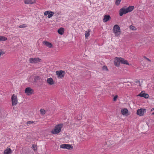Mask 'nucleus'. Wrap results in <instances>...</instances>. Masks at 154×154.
Wrapping results in <instances>:
<instances>
[{"label":"nucleus","instance_id":"obj_1","mask_svg":"<svg viewBox=\"0 0 154 154\" xmlns=\"http://www.w3.org/2000/svg\"><path fill=\"white\" fill-rule=\"evenodd\" d=\"M63 126V124H58L55 127L54 129L51 131V133L54 134H57L59 133L60 132L61 128Z\"/></svg>","mask_w":154,"mask_h":154},{"label":"nucleus","instance_id":"obj_2","mask_svg":"<svg viewBox=\"0 0 154 154\" xmlns=\"http://www.w3.org/2000/svg\"><path fill=\"white\" fill-rule=\"evenodd\" d=\"M113 31L114 33H115V35L116 36H118V35L120 34V29L119 26L117 25H115L113 29Z\"/></svg>","mask_w":154,"mask_h":154},{"label":"nucleus","instance_id":"obj_3","mask_svg":"<svg viewBox=\"0 0 154 154\" xmlns=\"http://www.w3.org/2000/svg\"><path fill=\"white\" fill-rule=\"evenodd\" d=\"M60 147L62 149H73V146L70 144H64L60 145Z\"/></svg>","mask_w":154,"mask_h":154},{"label":"nucleus","instance_id":"obj_4","mask_svg":"<svg viewBox=\"0 0 154 154\" xmlns=\"http://www.w3.org/2000/svg\"><path fill=\"white\" fill-rule=\"evenodd\" d=\"M56 73L58 78H62L65 75V72L64 71L61 70L56 71Z\"/></svg>","mask_w":154,"mask_h":154},{"label":"nucleus","instance_id":"obj_5","mask_svg":"<svg viewBox=\"0 0 154 154\" xmlns=\"http://www.w3.org/2000/svg\"><path fill=\"white\" fill-rule=\"evenodd\" d=\"M41 60V59L38 57L36 58H30L29 59V60L30 63H34L40 62Z\"/></svg>","mask_w":154,"mask_h":154},{"label":"nucleus","instance_id":"obj_6","mask_svg":"<svg viewBox=\"0 0 154 154\" xmlns=\"http://www.w3.org/2000/svg\"><path fill=\"white\" fill-rule=\"evenodd\" d=\"M11 99L12 105L13 106L16 105L17 103V96L14 94L12 95Z\"/></svg>","mask_w":154,"mask_h":154},{"label":"nucleus","instance_id":"obj_7","mask_svg":"<svg viewBox=\"0 0 154 154\" xmlns=\"http://www.w3.org/2000/svg\"><path fill=\"white\" fill-rule=\"evenodd\" d=\"M146 109H142L141 108L140 109H139L137 110V115H139L140 116H143L144 113L146 112Z\"/></svg>","mask_w":154,"mask_h":154},{"label":"nucleus","instance_id":"obj_8","mask_svg":"<svg viewBox=\"0 0 154 154\" xmlns=\"http://www.w3.org/2000/svg\"><path fill=\"white\" fill-rule=\"evenodd\" d=\"M33 92V90L31 88L28 87L26 88L25 90V92L27 93L28 95H29L32 94Z\"/></svg>","mask_w":154,"mask_h":154},{"label":"nucleus","instance_id":"obj_9","mask_svg":"<svg viewBox=\"0 0 154 154\" xmlns=\"http://www.w3.org/2000/svg\"><path fill=\"white\" fill-rule=\"evenodd\" d=\"M128 13L127 8L124 9L122 8L119 11V15L120 16H122L124 14H125Z\"/></svg>","mask_w":154,"mask_h":154},{"label":"nucleus","instance_id":"obj_10","mask_svg":"<svg viewBox=\"0 0 154 154\" xmlns=\"http://www.w3.org/2000/svg\"><path fill=\"white\" fill-rule=\"evenodd\" d=\"M137 96L143 97L146 98H148L149 97V95L148 94L145 93L143 92V91H142Z\"/></svg>","mask_w":154,"mask_h":154},{"label":"nucleus","instance_id":"obj_11","mask_svg":"<svg viewBox=\"0 0 154 154\" xmlns=\"http://www.w3.org/2000/svg\"><path fill=\"white\" fill-rule=\"evenodd\" d=\"M119 60L120 63L122 64H124L127 65H129V63L128 61L122 57H119Z\"/></svg>","mask_w":154,"mask_h":154},{"label":"nucleus","instance_id":"obj_12","mask_svg":"<svg viewBox=\"0 0 154 154\" xmlns=\"http://www.w3.org/2000/svg\"><path fill=\"white\" fill-rule=\"evenodd\" d=\"M43 42L44 45L50 48H52L53 47L52 44L51 43L46 41H43Z\"/></svg>","mask_w":154,"mask_h":154},{"label":"nucleus","instance_id":"obj_13","mask_svg":"<svg viewBox=\"0 0 154 154\" xmlns=\"http://www.w3.org/2000/svg\"><path fill=\"white\" fill-rule=\"evenodd\" d=\"M120 62L119 58L116 57L114 61V64L116 66L118 67L120 65Z\"/></svg>","mask_w":154,"mask_h":154},{"label":"nucleus","instance_id":"obj_14","mask_svg":"<svg viewBox=\"0 0 154 154\" xmlns=\"http://www.w3.org/2000/svg\"><path fill=\"white\" fill-rule=\"evenodd\" d=\"M111 18L109 15H105L104 16L103 19V21L104 22H106L108 21Z\"/></svg>","mask_w":154,"mask_h":154},{"label":"nucleus","instance_id":"obj_15","mask_svg":"<svg viewBox=\"0 0 154 154\" xmlns=\"http://www.w3.org/2000/svg\"><path fill=\"white\" fill-rule=\"evenodd\" d=\"M35 0H25L24 3L26 4H32L35 2Z\"/></svg>","mask_w":154,"mask_h":154},{"label":"nucleus","instance_id":"obj_16","mask_svg":"<svg viewBox=\"0 0 154 154\" xmlns=\"http://www.w3.org/2000/svg\"><path fill=\"white\" fill-rule=\"evenodd\" d=\"M47 82L50 85H51L54 84L53 79L51 78H50L47 79Z\"/></svg>","mask_w":154,"mask_h":154},{"label":"nucleus","instance_id":"obj_17","mask_svg":"<svg viewBox=\"0 0 154 154\" xmlns=\"http://www.w3.org/2000/svg\"><path fill=\"white\" fill-rule=\"evenodd\" d=\"M64 29L63 28H61L58 30V33L60 35H62L64 33Z\"/></svg>","mask_w":154,"mask_h":154},{"label":"nucleus","instance_id":"obj_18","mask_svg":"<svg viewBox=\"0 0 154 154\" xmlns=\"http://www.w3.org/2000/svg\"><path fill=\"white\" fill-rule=\"evenodd\" d=\"M121 112L123 115H125L128 112V110L126 108H124V109L121 110Z\"/></svg>","mask_w":154,"mask_h":154},{"label":"nucleus","instance_id":"obj_19","mask_svg":"<svg viewBox=\"0 0 154 154\" xmlns=\"http://www.w3.org/2000/svg\"><path fill=\"white\" fill-rule=\"evenodd\" d=\"M134 8V6H129L127 8L128 12L132 11L133 10Z\"/></svg>","mask_w":154,"mask_h":154},{"label":"nucleus","instance_id":"obj_20","mask_svg":"<svg viewBox=\"0 0 154 154\" xmlns=\"http://www.w3.org/2000/svg\"><path fill=\"white\" fill-rule=\"evenodd\" d=\"M11 152V150L10 149H7L4 151V154H10Z\"/></svg>","mask_w":154,"mask_h":154},{"label":"nucleus","instance_id":"obj_21","mask_svg":"<svg viewBox=\"0 0 154 154\" xmlns=\"http://www.w3.org/2000/svg\"><path fill=\"white\" fill-rule=\"evenodd\" d=\"M7 38L4 36H0V42L6 41Z\"/></svg>","mask_w":154,"mask_h":154},{"label":"nucleus","instance_id":"obj_22","mask_svg":"<svg viewBox=\"0 0 154 154\" xmlns=\"http://www.w3.org/2000/svg\"><path fill=\"white\" fill-rule=\"evenodd\" d=\"M54 14V13L52 11H50L48 15V18H50L52 17Z\"/></svg>","mask_w":154,"mask_h":154},{"label":"nucleus","instance_id":"obj_23","mask_svg":"<svg viewBox=\"0 0 154 154\" xmlns=\"http://www.w3.org/2000/svg\"><path fill=\"white\" fill-rule=\"evenodd\" d=\"M90 31V30L88 29V31H86L85 33V36L86 38H87L90 35L89 32Z\"/></svg>","mask_w":154,"mask_h":154},{"label":"nucleus","instance_id":"obj_24","mask_svg":"<svg viewBox=\"0 0 154 154\" xmlns=\"http://www.w3.org/2000/svg\"><path fill=\"white\" fill-rule=\"evenodd\" d=\"M32 149L35 151V150H36L37 149V146L35 144H33L32 146Z\"/></svg>","mask_w":154,"mask_h":154},{"label":"nucleus","instance_id":"obj_25","mask_svg":"<svg viewBox=\"0 0 154 154\" xmlns=\"http://www.w3.org/2000/svg\"><path fill=\"white\" fill-rule=\"evenodd\" d=\"M40 112L41 114L44 115L45 113V110L43 109H41L40 110Z\"/></svg>","mask_w":154,"mask_h":154},{"label":"nucleus","instance_id":"obj_26","mask_svg":"<svg viewBox=\"0 0 154 154\" xmlns=\"http://www.w3.org/2000/svg\"><path fill=\"white\" fill-rule=\"evenodd\" d=\"M40 79V77L39 76L37 75L35 76L34 78V81H36L38 80H39Z\"/></svg>","mask_w":154,"mask_h":154},{"label":"nucleus","instance_id":"obj_27","mask_svg":"<svg viewBox=\"0 0 154 154\" xmlns=\"http://www.w3.org/2000/svg\"><path fill=\"white\" fill-rule=\"evenodd\" d=\"M27 26L25 24H22L20 25L19 26V27L20 28H23L26 27Z\"/></svg>","mask_w":154,"mask_h":154},{"label":"nucleus","instance_id":"obj_28","mask_svg":"<svg viewBox=\"0 0 154 154\" xmlns=\"http://www.w3.org/2000/svg\"><path fill=\"white\" fill-rule=\"evenodd\" d=\"M121 0H116V4L117 5H118L119 4Z\"/></svg>","mask_w":154,"mask_h":154},{"label":"nucleus","instance_id":"obj_29","mask_svg":"<svg viewBox=\"0 0 154 154\" xmlns=\"http://www.w3.org/2000/svg\"><path fill=\"white\" fill-rule=\"evenodd\" d=\"M103 69L105 71H108V69H107V67L106 66H103L102 67Z\"/></svg>","mask_w":154,"mask_h":154},{"label":"nucleus","instance_id":"obj_30","mask_svg":"<svg viewBox=\"0 0 154 154\" xmlns=\"http://www.w3.org/2000/svg\"><path fill=\"white\" fill-rule=\"evenodd\" d=\"M33 122H34L32 121H29L27 122L26 123L28 125H29L33 123Z\"/></svg>","mask_w":154,"mask_h":154},{"label":"nucleus","instance_id":"obj_31","mask_svg":"<svg viewBox=\"0 0 154 154\" xmlns=\"http://www.w3.org/2000/svg\"><path fill=\"white\" fill-rule=\"evenodd\" d=\"M130 28L132 30H134L135 29V27L131 25L130 26Z\"/></svg>","mask_w":154,"mask_h":154},{"label":"nucleus","instance_id":"obj_32","mask_svg":"<svg viewBox=\"0 0 154 154\" xmlns=\"http://www.w3.org/2000/svg\"><path fill=\"white\" fill-rule=\"evenodd\" d=\"M49 11H45V12H44V15H48V14H49Z\"/></svg>","mask_w":154,"mask_h":154},{"label":"nucleus","instance_id":"obj_33","mask_svg":"<svg viewBox=\"0 0 154 154\" xmlns=\"http://www.w3.org/2000/svg\"><path fill=\"white\" fill-rule=\"evenodd\" d=\"M117 97H118V96H117V95H116V96H115L114 97V98H113V100H114V101H116V99H117Z\"/></svg>","mask_w":154,"mask_h":154},{"label":"nucleus","instance_id":"obj_34","mask_svg":"<svg viewBox=\"0 0 154 154\" xmlns=\"http://www.w3.org/2000/svg\"><path fill=\"white\" fill-rule=\"evenodd\" d=\"M5 54L4 52L2 51L1 50H0V56Z\"/></svg>","mask_w":154,"mask_h":154},{"label":"nucleus","instance_id":"obj_35","mask_svg":"<svg viewBox=\"0 0 154 154\" xmlns=\"http://www.w3.org/2000/svg\"><path fill=\"white\" fill-rule=\"evenodd\" d=\"M135 82L136 83H138L139 84V85L140 86V82L139 81H136Z\"/></svg>","mask_w":154,"mask_h":154},{"label":"nucleus","instance_id":"obj_36","mask_svg":"<svg viewBox=\"0 0 154 154\" xmlns=\"http://www.w3.org/2000/svg\"><path fill=\"white\" fill-rule=\"evenodd\" d=\"M144 57L147 60H148V61L150 62L151 61L149 59V58L146 57Z\"/></svg>","mask_w":154,"mask_h":154},{"label":"nucleus","instance_id":"obj_37","mask_svg":"<svg viewBox=\"0 0 154 154\" xmlns=\"http://www.w3.org/2000/svg\"><path fill=\"white\" fill-rule=\"evenodd\" d=\"M154 110V109H152L151 110V111H153V110Z\"/></svg>","mask_w":154,"mask_h":154},{"label":"nucleus","instance_id":"obj_38","mask_svg":"<svg viewBox=\"0 0 154 154\" xmlns=\"http://www.w3.org/2000/svg\"><path fill=\"white\" fill-rule=\"evenodd\" d=\"M79 117H80V118H79V119H81V117L80 115L79 116Z\"/></svg>","mask_w":154,"mask_h":154},{"label":"nucleus","instance_id":"obj_39","mask_svg":"<svg viewBox=\"0 0 154 154\" xmlns=\"http://www.w3.org/2000/svg\"><path fill=\"white\" fill-rule=\"evenodd\" d=\"M152 114L154 115V112H152Z\"/></svg>","mask_w":154,"mask_h":154},{"label":"nucleus","instance_id":"obj_40","mask_svg":"<svg viewBox=\"0 0 154 154\" xmlns=\"http://www.w3.org/2000/svg\"><path fill=\"white\" fill-rule=\"evenodd\" d=\"M127 85H128V86H129V84H128Z\"/></svg>","mask_w":154,"mask_h":154},{"label":"nucleus","instance_id":"obj_41","mask_svg":"<svg viewBox=\"0 0 154 154\" xmlns=\"http://www.w3.org/2000/svg\"><path fill=\"white\" fill-rule=\"evenodd\" d=\"M79 118H80V117H79H79H78V119H79Z\"/></svg>","mask_w":154,"mask_h":154}]
</instances>
